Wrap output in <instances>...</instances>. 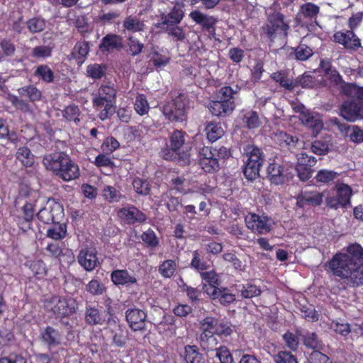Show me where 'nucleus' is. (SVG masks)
<instances>
[{
    "label": "nucleus",
    "mask_w": 363,
    "mask_h": 363,
    "mask_svg": "<svg viewBox=\"0 0 363 363\" xmlns=\"http://www.w3.org/2000/svg\"><path fill=\"white\" fill-rule=\"evenodd\" d=\"M333 274L340 277L347 286L363 285V248L357 244L350 245L344 252L335 254L329 262Z\"/></svg>",
    "instance_id": "nucleus-1"
},
{
    "label": "nucleus",
    "mask_w": 363,
    "mask_h": 363,
    "mask_svg": "<svg viewBox=\"0 0 363 363\" xmlns=\"http://www.w3.org/2000/svg\"><path fill=\"white\" fill-rule=\"evenodd\" d=\"M43 164L48 170L66 182L74 180L80 174L78 165L67 155L62 152L45 156Z\"/></svg>",
    "instance_id": "nucleus-2"
},
{
    "label": "nucleus",
    "mask_w": 363,
    "mask_h": 363,
    "mask_svg": "<svg viewBox=\"0 0 363 363\" xmlns=\"http://www.w3.org/2000/svg\"><path fill=\"white\" fill-rule=\"evenodd\" d=\"M117 90L113 84H102L93 94L92 104L99 111L98 116L101 121L111 118L116 112Z\"/></svg>",
    "instance_id": "nucleus-3"
},
{
    "label": "nucleus",
    "mask_w": 363,
    "mask_h": 363,
    "mask_svg": "<svg viewBox=\"0 0 363 363\" xmlns=\"http://www.w3.org/2000/svg\"><path fill=\"white\" fill-rule=\"evenodd\" d=\"M289 29V22L285 19L282 13L272 10L267 11V21L262 26L261 31L262 35L267 38L270 42L284 40Z\"/></svg>",
    "instance_id": "nucleus-4"
},
{
    "label": "nucleus",
    "mask_w": 363,
    "mask_h": 363,
    "mask_svg": "<svg viewBox=\"0 0 363 363\" xmlns=\"http://www.w3.org/2000/svg\"><path fill=\"white\" fill-rule=\"evenodd\" d=\"M44 306L58 318H63L74 313L77 308L76 300L70 296H52L45 299Z\"/></svg>",
    "instance_id": "nucleus-5"
},
{
    "label": "nucleus",
    "mask_w": 363,
    "mask_h": 363,
    "mask_svg": "<svg viewBox=\"0 0 363 363\" xmlns=\"http://www.w3.org/2000/svg\"><path fill=\"white\" fill-rule=\"evenodd\" d=\"M189 101L185 94H179L166 103L163 114L170 121H183L186 118Z\"/></svg>",
    "instance_id": "nucleus-6"
},
{
    "label": "nucleus",
    "mask_w": 363,
    "mask_h": 363,
    "mask_svg": "<svg viewBox=\"0 0 363 363\" xmlns=\"http://www.w3.org/2000/svg\"><path fill=\"white\" fill-rule=\"evenodd\" d=\"M245 222L249 230L260 235L269 233L274 224L272 219L264 213H249L245 217Z\"/></svg>",
    "instance_id": "nucleus-7"
},
{
    "label": "nucleus",
    "mask_w": 363,
    "mask_h": 363,
    "mask_svg": "<svg viewBox=\"0 0 363 363\" xmlns=\"http://www.w3.org/2000/svg\"><path fill=\"white\" fill-rule=\"evenodd\" d=\"M340 115L352 122L363 118V102L357 99L344 101L340 108Z\"/></svg>",
    "instance_id": "nucleus-8"
},
{
    "label": "nucleus",
    "mask_w": 363,
    "mask_h": 363,
    "mask_svg": "<svg viewBox=\"0 0 363 363\" xmlns=\"http://www.w3.org/2000/svg\"><path fill=\"white\" fill-rule=\"evenodd\" d=\"M334 41L342 45L350 51H357L362 48L361 40L352 30L337 31L334 35Z\"/></svg>",
    "instance_id": "nucleus-9"
},
{
    "label": "nucleus",
    "mask_w": 363,
    "mask_h": 363,
    "mask_svg": "<svg viewBox=\"0 0 363 363\" xmlns=\"http://www.w3.org/2000/svg\"><path fill=\"white\" fill-rule=\"evenodd\" d=\"M199 164L206 172L216 171L219 168L218 158L211 147H203L199 152Z\"/></svg>",
    "instance_id": "nucleus-10"
},
{
    "label": "nucleus",
    "mask_w": 363,
    "mask_h": 363,
    "mask_svg": "<svg viewBox=\"0 0 363 363\" xmlns=\"http://www.w3.org/2000/svg\"><path fill=\"white\" fill-rule=\"evenodd\" d=\"M320 12V7L313 3H306L300 6L299 11L297 15L298 19L303 23H311V26H313V23L317 24V17Z\"/></svg>",
    "instance_id": "nucleus-11"
},
{
    "label": "nucleus",
    "mask_w": 363,
    "mask_h": 363,
    "mask_svg": "<svg viewBox=\"0 0 363 363\" xmlns=\"http://www.w3.org/2000/svg\"><path fill=\"white\" fill-rule=\"evenodd\" d=\"M77 261L80 266L87 272L93 271L99 263L96 251L88 247L80 250Z\"/></svg>",
    "instance_id": "nucleus-12"
},
{
    "label": "nucleus",
    "mask_w": 363,
    "mask_h": 363,
    "mask_svg": "<svg viewBox=\"0 0 363 363\" xmlns=\"http://www.w3.org/2000/svg\"><path fill=\"white\" fill-rule=\"evenodd\" d=\"M125 317L133 330H142L145 328L147 315L144 311L138 308L128 309L125 312Z\"/></svg>",
    "instance_id": "nucleus-13"
},
{
    "label": "nucleus",
    "mask_w": 363,
    "mask_h": 363,
    "mask_svg": "<svg viewBox=\"0 0 363 363\" xmlns=\"http://www.w3.org/2000/svg\"><path fill=\"white\" fill-rule=\"evenodd\" d=\"M185 133L181 130H174L170 136V149L164 150L162 152V157L167 160H173L177 152L184 143Z\"/></svg>",
    "instance_id": "nucleus-14"
},
{
    "label": "nucleus",
    "mask_w": 363,
    "mask_h": 363,
    "mask_svg": "<svg viewBox=\"0 0 363 363\" xmlns=\"http://www.w3.org/2000/svg\"><path fill=\"white\" fill-rule=\"evenodd\" d=\"M183 7L182 4L175 3L168 13H162L161 15V24L167 26V27L179 24L184 16Z\"/></svg>",
    "instance_id": "nucleus-15"
},
{
    "label": "nucleus",
    "mask_w": 363,
    "mask_h": 363,
    "mask_svg": "<svg viewBox=\"0 0 363 363\" xmlns=\"http://www.w3.org/2000/svg\"><path fill=\"white\" fill-rule=\"evenodd\" d=\"M206 294L213 300L218 301L223 306H228L235 301V295L225 287L213 289L209 286L206 289Z\"/></svg>",
    "instance_id": "nucleus-16"
},
{
    "label": "nucleus",
    "mask_w": 363,
    "mask_h": 363,
    "mask_svg": "<svg viewBox=\"0 0 363 363\" xmlns=\"http://www.w3.org/2000/svg\"><path fill=\"white\" fill-rule=\"evenodd\" d=\"M62 213V208L59 203H55L52 207H48L40 209L37 213L38 218L44 223L49 224L55 223L58 220L59 216Z\"/></svg>",
    "instance_id": "nucleus-17"
},
{
    "label": "nucleus",
    "mask_w": 363,
    "mask_h": 363,
    "mask_svg": "<svg viewBox=\"0 0 363 363\" xmlns=\"http://www.w3.org/2000/svg\"><path fill=\"white\" fill-rule=\"evenodd\" d=\"M267 177L272 184H283L287 180L283 167L279 162L273 161L267 167Z\"/></svg>",
    "instance_id": "nucleus-18"
},
{
    "label": "nucleus",
    "mask_w": 363,
    "mask_h": 363,
    "mask_svg": "<svg viewBox=\"0 0 363 363\" xmlns=\"http://www.w3.org/2000/svg\"><path fill=\"white\" fill-rule=\"evenodd\" d=\"M208 108L211 113L216 116H225L233 112L235 108L234 101L221 100L213 101L209 103Z\"/></svg>",
    "instance_id": "nucleus-19"
},
{
    "label": "nucleus",
    "mask_w": 363,
    "mask_h": 363,
    "mask_svg": "<svg viewBox=\"0 0 363 363\" xmlns=\"http://www.w3.org/2000/svg\"><path fill=\"white\" fill-rule=\"evenodd\" d=\"M238 119L242 125L248 129H255L261 125L258 113L253 110H242L238 115Z\"/></svg>",
    "instance_id": "nucleus-20"
},
{
    "label": "nucleus",
    "mask_w": 363,
    "mask_h": 363,
    "mask_svg": "<svg viewBox=\"0 0 363 363\" xmlns=\"http://www.w3.org/2000/svg\"><path fill=\"white\" fill-rule=\"evenodd\" d=\"M118 216L128 223H141L146 220L145 215L133 206H130L121 208L118 211Z\"/></svg>",
    "instance_id": "nucleus-21"
},
{
    "label": "nucleus",
    "mask_w": 363,
    "mask_h": 363,
    "mask_svg": "<svg viewBox=\"0 0 363 363\" xmlns=\"http://www.w3.org/2000/svg\"><path fill=\"white\" fill-rule=\"evenodd\" d=\"M42 341L48 346L49 348L57 346L62 342V334L56 329L48 326L40 333Z\"/></svg>",
    "instance_id": "nucleus-22"
},
{
    "label": "nucleus",
    "mask_w": 363,
    "mask_h": 363,
    "mask_svg": "<svg viewBox=\"0 0 363 363\" xmlns=\"http://www.w3.org/2000/svg\"><path fill=\"white\" fill-rule=\"evenodd\" d=\"M189 17L208 32L214 31V26L217 21L213 16L206 15L199 11L195 10L189 13Z\"/></svg>",
    "instance_id": "nucleus-23"
},
{
    "label": "nucleus",
    "mask_w": 363,
    "mask_h": 363,
    "mask_svg": "<svg viewBox=\"0 0 363 363\" xmlns=\"http://www.w3.org/2000/svg\"><path fill=\"white\" fill-rule=\"evenodd\" d=\"M111 281L115 285H130L137 283V279L133 274L125 269H116L111 274Z\"/></svg>",
    "instance_id": "nucleus-24"
},
{
    "label": "nucleus",
    "mask_w": 363,
    "mask_h": 363,
    "mask_svg": "<svg viewBox=\"0 0 363 363\" xmlns=\"http://www.w3.org/2000/svg\"><path fill=\"white\" fill-rule=\"evenodd\" d=\"M323 199V194L318 191H304L297 199V205L303 207L305 205L319 206Z\"/></svg>",
    "instance_id": "nucleus-25"
},
{
    "label": "nucleus",
    "mask_w": 363,
    "mask_h": 363,
    "mask_svg": "<svg viewBox=\"0 0 363 363\" xmlns=\"http://www.w3.org/2000/svg\"><path fill=\"white\" fill-rule=\"evenodd\" d=\"M300 337H301L303 345L308 349L313 350V351L323 350L325 347V345L315 333L306 331L304 333L301 334Z\"/></svg>",
    "instance_id": "nucleus-26"
},
{
    "label": "nucleus",
    "mask_w": 363,
    "mask_h": 363,
    "mask_svg": "<svg viewBox=\"0 0 363 363\" xmlns=\"http://www.w3.org/2000/svg\"><path fill=\"white\" fill-rule=\"evenodd\" d=\"M105 320L104 312L96 306H89L86 308L85 321L91 325H101Z\"/></svg>",
    "instance_id": "nucleus-27"
},
{
    "label": "nucleus",
    "mask_w": 363,
    "mask_h": 363,
    "mask_svg": "<svg viewBox=\"0 0 363 363\" xmlns=\"http://www.w3.org/2000/svg\"><path fill=\"white\" fill-rule=\"evenodd\" d=\"M123 47L121 38L117 35L109 34L102 38L99 48L102 52L120 49Z\"/></svg>",
    "instance_id": "nucleus-28"
},
{
    "label": "nucleus",
    "mask_w": 363,
    "mask_h": 363,
    "mask_svg": "<svg viewBox=\"0 0 363 363\" xmlns=\"http://www.w3.org/2000/svg\"><path fill=\"white\" fill-rule=\"evenodd\" d=\"M274 140L281 147H286L289 150L294 148L298 143V138L296 136L289 135L283 131L275 133Z\"/></svg>",
    "instance_id": "nucleus-29"
},
{
    "label": "nucleus",
    "mask_w": 363,
    "mask_h": 363,
    "mask_svg": "<svg viewBox=\"0 0 363 363\" xmlns=\"http://www.w3.org/2000/svg\"><path fill=\"white\" fill-rule=\"evenodd\" d=\"M302 123L315 131L322 129L323 124L319 114L310 112L308 110L301 116Z\"/></svg>",
    "instance_id": "nucleus-30"
},
{
    "label": "nucleus",
    "mask_w": 363,
    "mask_h": 363,
    "mask_svg": "<svg viewBox=\"0 0 363 363\" xmlns=\"http://www.w3.org/2000/svg\"><path fill=\"white\" fill-rule=\"evenodd\" d=\"M123 26L126 31L136 33L143 31L145 25L138 16H129L124 19Z\"/></svg>",
    "instance_id": "nucleus-31"
},
{
    "label": "nucleus",
    "mask_w": 363,
    "mask_h": 363,
    "mask_svg": "<svg viewBox=\"0 0 363 363\" xmlns=\"http://www.w3.org/2000/svg\"><path fill=\"white\" fill-rule=\"evenodd\" d=\"M16 158L26 167H32L35 162V156L27 147H20L16 152Z\"/></svg>",
    "instance_id": "nucleus-32"
},
{
    "label": "nucleus",
    "mask_w": 363,
    "mask_h": 363,
    "mask_svg": "<svg viewBox=\"0 0 363 363\" xmlns=\"http://www.w3.org/2000/svg\"><path fill=\"white\" fill-rule=\"evenodd\" d=\"M205 130L208 140L211 143L218 140L224 135V130L223 126L219 123H208L205 128Z\"/></svg>",
    "instance_id": "nucleus-33"
},
{
    "label": "nucleus",
    "mask_w": 363,
    "mask_h": 363,
    "mask_svg": "<svg viewBox=\"0 0 363 363\" xmlns=\"http://www.w3.org/2000/svg\"><path fill=\"white\" fill-rule=\"evenodd\" d=\"M244 151L247 157V162L259 164V166H262L263 157L259 148L253 145H247Z\"/></svg>",
    "instance_id": "nucleus-34"
},
{
    "label": "nucleus",
    "mask_w": 363,
    "mask_h": 363,
    "mask_svg": "<svg viewBox=\"0 0 363 363\" xmlns=\"http://www.w3.org/2000/svg\"><path fill=\"white\" fill-rule=\"evenodd\" d=\"M184 356L186 363H203V356L196 345L185 346Z\"/></svg>",
    "instance_id": "nucleus-35"
},
{
    "label": "nucleus",
    "mask_w": 363,
    "mask_h": 363,
    "mask_svg": "<svg viewBox=\"0 0 363 363\" xmlns=\"http://www.w3.org/2000/svg\"><path fill=\"white\" fill-rule=\"evenodd\" d=\"M201 277L205 281L202 287L205 293H206V289H208L209 286L213 289H218V286L220 284L218 275L213 271L201 272Z\"/></svg>",
    "instance_id": "nucleus-36"
},
{
    "label": "nucleus",
    "mask_w": 363,
    "mask_h": 363,
    "mask_svg": "<svg viewBox=\"0 0 363 363\" xmlns=\"http://www.w3.org/2000/svg\"><path fill=\"white\" fill-rule=\"evenodd\" d=\"M89 52L88 42H78L73 48L71 55L78 60L79 64H82Z\"/></svg>",
    "instance_id": "nucleus-37"
},
{
    "label": "nucleus",
    "mask_w": 363,
    "mask_h": 363,
    "mask_svg": "<svg viewBox=\"0 0 363 363\" xmlns=\"http://www.w3.org/2000/svg\"><path fill=\"white\" fill-rule=\"evenodd\" d=\"M337 196L342 203V207L350 205V199L352 194V189L347 184L341 183L336 185Z\"/></svg>",
    "instance_id": "nucleus-38"
},
{
    "label": "nucleus",
    "mask_w": 363,
    "mask_h": 363,
    "mask_svg": "<svg viewBox=\"0 0 363 363\" xmlns=\"http://www.w3.org/2000/svg\"><path fill=\"white\" fill-rule=\"evenodd\" d=\"M272 78L281 86L287 90H292L297 86L298 82L289 79L284 72H277L272 74Z\"/></svg>",
    "instance_id": "nucleus-39"
},
{
    "label": "nucleus",
    "mask_w": 363,
    "mask_h": 363,
    "mask_svg": "<svg viewBox=\"0 0 363 363\" xmlns=\"http://www.w3.org/2000/svg\"><path fill=\"white\" fill-rule=\"evenodd\" d=\"M342 130H345L351 141L355 143L363 142V130L356 125H342Z\"/></svg>",
    "instance_id": "nucleus-40"
},
{
    "label": "nucleus",
    "mask_w": 363,
    "mask_h": 363,
    "mask_svg": "<svg viewBox=\"0 0 363 363\" xmlns=\"http://www.w3.org/2000/svg\"><path fill=\"white\" fill-rule=\"evenodd\" d=\"M134 108L140 116H144L148 113L150 106L147 97L144 94H139L137 95L134 103Z\"/></svg>",
    "instance_id": "nucleus-41"
},
{
    "label": "nucleus",
    "mask_w": 363,
    "mask_h": 363,
    "mask_svg": "<svg viewBox=\"0 0 363 363\" xmlns=\"http://www.w3.org/2000/svg\"><path fill=\"white\" fill-rule=\"evenodd\" d=\"M162 200L166 203V206L170 211H177L181 206V201L173 196V189H169L162 194Z\"/></svg>",
    "instance_id": "nucleus-42"
},
{
    "label": "nucleus",
    "mask_w": 363,
    "mask_h": 363,
    "mask_svg": "<svg viewBox=\"0 0 363 363\" xmlns=\"http://www.w3.org/2000/svg\"><path fill=\"white\" fill-rule=\"evenodd\" d=\"M21 96H26L32 102L39 101L41 98V91L34 86H27L18 89Z\"/></svg>",
    "instance_id": "nucleus-43"
},
{
    "label": "nucleus",
    "mask_w": 363,
    "mask_h": 363,
    "mask_svg": "<svg viewBox=\"0 0 363 363\" xmlns=\"http://www.w3.org/2000/svg\"><path fill=\"white\" fill-rule=\"evenodd\" d=\"M66 233V225L57 223L47 230V236L53 240H61L65 237Z\"/></svg>",
    "instance_id": "nucleus-44"
},
{
    "label": "nucleus",
    "mask_w": 363,
    "mask_h": 363,
    "mask_svg": "<svg viewBox=\"0 0 363 363\" xmlns=\"http://www.w3.org/2000/svg\"><path fill=\"white\" fill-rule=\"evenodd\" d=\"M200 339L201 345L205 349L208 350L216 349L218 342L216 337L214 336V333L202 332Z\"/></svg>",
    "instance_id": "nucleus-45"
},
{
    "label": "nucleus",
    "mask_w": 363,
    "mask_h": 363,
    "mask_svg": "<svg viewBox=\"0 0 363 363\" xmlns=\"http://www.w3.org/2000/svg\"><path fill=\"white\" fill-rule=\"evenodd\" d=\"M35 74L47 83H51L54 80V73L46 65L38 66L35 72Z\"/></svg>",
    "instance_id": "nucleus-46"
},
{
    "label": "nucleus",
    "mask_w": 363,
    "mask_h": 363,
    "mask_svg": "<svg viewBox=\"0 0 363 363\" xmlns=\"http://www.w3.org/2000/svg\"><path fill=\"white\" fill-rule=\"evenodd\" d=\"M177 267L176 262L172 259L163 262L159 267V272L165 278L171 277L175 272Z\"/></svg>",
    "instance_id": "nucleus-47"
},
{
    "label": "nucleus",
    "mask_w": 363,
    "mask_h": 363,
    "mask_svg": "<svg viewBox=\"0 0 363 363\" xmlns=\"http://www.w3.org/2000/svg\"><path fill=\"white\" fill-rule=\"evenodd\" d=\"M102 195L104 198L109 202H118L121 197L120 191L114 186L109 185L104 187L102 190Z\"/></svg>",
    "instance_id": "nucleus-48"
},
{
    "label": "nucleus",
    "mask_w": 363,
    "mask_h": 363,
    "mask_svg": "<svg viewBox=\"0 0 363 363\" xmlns=\"http://www.w3.org/2000/svg\"><path fill=\"white\" fill-rule=\"evenodd\" d=\"M133 186L138 194L146 196L150 193V184L145 179L135 178L133 182Z\"/></svg>",
    "instance_id": "nucleus-49"
},
{
    "label": "nucleus",
    "mask_w": 363,
    "mask_h": 363,
    "mask_svg": "<svg viewBox=\"0 0 363 363\" xmlns=\"http://www.w3.org/2000/svg\"><path fill=\"white\" fill-rule=\"evenodd\" d=\"M106 67L99 64H91L87 66L86 73L89 77L94 79L101 78L105 73Z\"/></svg>",
    "instance_id": "nucleus-50"
},
{
    "label": "nucleus",
    "mask_w": 363,
    "mask_h": 363,
    "mask_svg": "<svg viewBox=\"0 0 363 363\" xmlns=\"http://www.w3.org/2000/svg\"><path fill=\"white\" fill-rule=\"evenodd\" d=\"M165 31L168 35L172 37L174 40L182 42L186 38L184 30L177 25L166 27Z\"/></svg>",
    "instance_id": "nucleus-51"
},
{
    "label": "nucleus",
    "mask_w": 363,
    "mask_h": 363,
    "mask_svg": "<svg viewBox=\"0 0 363 363\" xmlns=\"http://www.w3.org/2000/svg\"><path fill=\"white\" fill-rule=\"evenodd\" d=\"M260 167L259 164L250 163L246 161L243 173L248 180H254L259 174Z\"/></svg>",
    "instance_id": "nucleus-52"
},
{
    "label": "nucleus",
    "mask_w": 363,
    "mask_h": 363,
    "mask_svg": "<svg viewBox=\"0 0 363 363\" xmlns=\"http://www.w3.org/2000/svg\"><path fill=\"white\" fill-rule=\"evenodd\" d=\"M240 292L243 298H251L259 296L261 293V290L255 285L247 284L242 286Z\"/></svg>",
    "instance_id": "nucleus-53"
},
{
    "label": "nucleus",
    "mask_w": 363,
    "mask_h": 363,
    "mask_svg": "<svg viewBox=\"0 0 363 363\" xmlns=\"http://www.w3.org/2000/svg\"><path fill=\"white\" fill-rule=\"evenodd\" d=\"M30 268L33 274L39 279L44 277L47 274L45 264L41 260L31 262L30 264Z\"/></svg>",
    "instance_id": "nucleus-54"
},
{
    "label": "nucleus",
    "mask_w": 363,
    "mask_h": 363,
    "mask_svg": "<svg viewBox=\"0 0 363 363\" xmlns=\"http://www.w3.org/2000/svg\"><path fill=\"white\" fill-rule=\"evenodd\" d=\"M63 116L68 121H73L75 123L79 121V116L80 114L79 108L77 106L69 105L63 110Z\"/></svg>",
    "instance_id": "nucleus-55"
},
{
    "label": "nucleus",
    "mask_w": 363,
    "mask_h": 363,
    "mask_svg": "<svg viewBox=\"0 0 363 363\" xmlns=\"http://www.w3.org/2000/svg\"><path fill=\"white\" fill-rule=\"evenodd\" d=\"M88 292L94 296L102 295L106 290L105 286L96 279L91 280L86 285Z\"/></svg>",
    "instance_id": "nucleus-56"
},
{
    "label": "nucleus",
    "mask_w": 363,
    "mask_h": 363,
    "mask_svg": "<svg viewBox=\"0 0 363 363\" xmlns=\"http://www.w3.org/2000/svg\"><path fill=\"white\" fill-rule=\"evenodd\" d=\"M120 146L118 141L113 137H108L105 139L101 146L102 152L105 154H111Z\"/></svg>",
    "instance_id": "nucleus-57"
},
{
    "label": "nucleus",
    "mask_w": 363,
    "mask_h": 363,
    "mask_svg": "<svg viewBox=\"0 0 363 363\" xmlns=\"http://www.w3.org/2000/svg\"><path fill=\"white\" fill-rule=\"evenodd\" d=\"M283 340L290 350L296 351L298 349L299 338L296 334L288 331L283 335Z\"/></svg>",
    "instance_id": "nucleus-58"
},
{
    "label": "nucleus",
    "mask_w": 363,
    "mask_h": 363,
    "mask_svg": "<svg viewBox=\"0 0 363 363\" xmlns=\"http://www.w3.org/2000/svg\"><path fill=\"white\" fill-rule=\"evenodd\" d=\"M276 363H298L294 355L288 351L279 352L274 357Z\"/></svg>",
    "instance_id": "nucleus-59"
},
{
    "label": "nucleus",
    "mask_w": 363,
    "mask_h": 363,
    "mask_svg": "<svg viewBox=\"0 0 363 363\" xmlns=\"http://www.w3.org/2000/svg\"><path fill=\"white\" fill-rule=\"evenodd\" d=\"M28 30L32 33H38L45 28V21L41 18H33L27 22Z\"/></svg>",
    "instance_id": "nucleus-60"
},
{
    "label": "nucleus",
    "mask_w": 363,
    "mask_h": 363,
    "mask_svg": "<svg viewBox=\"0 0 363 363\" xmlns=\"http://www.w3.org/2000/svg\"><path fill=\"white\" fill-rule=\"evenodd\" d=\"M337 176V173L328 169H321L318 171L315 176L317 182L328 183L334 180Z\"/></svg>",
    "instance_id": "nucleus-61"
},
{
    "label": "nucleus",
    "mask_w": 363,
    "mask_h": 363,
    "mask_svg": "<svg viewBox=\"0 0 363 363\" xmlns=\"http://www.w3.org/2000/svg\"><path fill=\"white\" fill-rule=\"evenodd\" d=\"M141 239L145 244L152 248L156 247L159 244L155 232L151 229H148L144 232L141 235Z\"/></svg>",
    "instance_id": "nucleus-62"
},
{
    "label": "nucleus",
    "mask_w": 363,
    "mask_h": 363,
    "mask_svg": "<svg viewBox=\"0 0 363 363\" xmlns=\"http://www.w3.org/2000/svg\"><path fill=\"white\" fill-rule=\"evenodd\" d=\"M313 55L311 48L306 45H300L295 50L296 58L298 60L304 61L308 59Z\"/></svg>",
    "instance_id": "nucleus-63"
},
{
    "label": "nucleus",
    "mask_w": 363,
    "mask_h": 363,
    "mask_svg": "<svg viewBox=\"0 0 363 363\" xmlns=\"http://www.w3.org/2000/svg\"><path fill=\"white\" fill-rule=\"evenodd\" d=\"M321 351H325V349L311 352L308 358L310 363H331L328 357Z\"/></svg>",
    "instance_id": "nucleus-64"
}]
</instances>
